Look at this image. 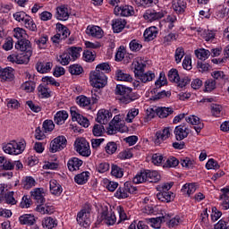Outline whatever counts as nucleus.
<instances>
[{
  "label": "nucleus",
  "instance_id": "obj_42",
  "mask_svg": "<svg viewBox=\"0 0 229 229\" xmlns=\"http://www.w3.org/2000/svg\"><path fill=\"white\" fill-rule=\"evenodd\" d=\"M25 58L26 57H23L21 54L20 55L13 54L7 57V60L9 62H12L13 64H29V63H22V61H21V60H25Z\"/></svg>",
  "mask_w": 229,
  "mask_h": 229
},
{
  "label": "nucleus",
  "instance_id": "obj_63",
  "mask_svg": "<svg viewBox=\"0 0 229 229\" xmlns=\"http://www.w3.org/2000/svg\"><path fill=\"white\" fill-rule=\"evenodd\" d=\"M221 166L219 165V164L217 163V161L214 160V158L209 159L207 164H206V168L207 169H215L217 170L219 169Z\"/></svg>",
  "mask_w": 229,
  "mask_h": 229
},
{
  "label": "nucleus",
  "instance_id": "obj_10",
  "mask_svg": "<svg viewBox=\"0 0 229 229\" xmlns=\"http://www.w3.org/2000/svg\"><path fill=\"white\" fill-rule=\"evenodd\" d=\"M189 127L187 123H182L175 127L174 133L175 135L176 140H183V139H187L190 133Z\"/></svg>",
  "mask_w": 229,
  "mask_h": 229
},
{
  "label": "nucleus",
  "instance_id": "obj_14",
  "mask_svg": "<svg viewBox=\"0 0 229 229\" xmlns=\"http://www.w3.org/2000/svg\"><path fill=\"white\" fill-rule=\"evenodd\" d=\"M0 78L2 81H13L15 79V73H13V68L6 67L0 70Z\"/></svg>",
  "mask_w": 229,
  "mask_h": 229
},
{
  "label": "nucleus",
  "instance_id": "obj_28",
  "mask_svg": "<svg viewBox=\"0 0 229 229\" xmlns=\"http://www.w3.org/2000/svg\"><path fill=\"white\" fill-rule=\"evenodd\" d=\"M35 183H37V182L35 181V179L31 176H26L24 179H22L21 181V186L23 189H25L26 191L35 187Z\"/></svg>",
  "mask_w": 229,
  "mask_h": 229
},
{
  "label": "nucleus",
  "instance_id": "obj_49",
  "mask_svg": "<svg viewBox=\"0 0 229 229\" xmlns=\"http://www.w3.org/2000/svg\"><path fill=\"white\" fill-rule=\"evenodd\" d=\"M179 78H180V74H178V70L173 68L168 72L169 81L176 83V81H178Z\"/></svg>",
  "mask_w": 229,
  "mask_h": 229
},
{
  "label": "nucleus",
  "instance_id": "obj_53",
  "mask_svg": "<svg viewBox=\"0 0 229 229\" xmlns=\"http://www.w3.org/2000/svg\"><path fill=\"white\" fill-rule=\"evenodd\" d=\"M13 31V37L17 38V40H23L24 38H24V36L26 35V30H24V29L15 28Z\"/></svg>",
  "mask_w": 229,
  "mask_h": 229
},
{
  "label": "nucleus",
  "instance_id": "obj_34",
  "mask_svg": "<svg viewBox=\"0 0 229 229\" xmlns=\"http://www.w3.org/2000/svg\"><path fill=\"white\" fill-rule=\"evenodd\" d=\"M13 155H21L24 149H26L25 142H17L15 140L13 141Z\"/></svg>",
  "mask_w": 229,
  "mask_h": 229
},
{
  "label": "nucleus",
  "instance_id": "obj_61",
  "mask_svg": "<svg viewBox=\"0 0 229 229\" xmlns=\"http://www.w3.org/2000/svg\"><path fill=\"white\" fill-rule=\"evenodd\" d=\"M21 89L26 90V92H33V90H35V82L26 81L21 85Z\"/></svg>",
  "mask_w": 229,
  "mask_h": 229
},
{
  "label": "nucleus",
  "instance_id": "obj_3",
  "mask_svg": "<svg viewBox=\"0 0 229 229\" xmlns=\"http://www.w3.org/2000/svg\"><path fill=\"white\" fill-rule=\"evenodd\" d=\"M161 176L157 171L144 170L138 174L132 180L133 183H144V182H149V183H158Z\"/></svg>",
  "mask_w": 229,
  "mask_h": 229
},
{
  "label": "nucleus",
  "instance_id": "obj_26",
  "mask_svg": "<svg viewBox=\"0 0 229 229\" xmlns=\"http://www.w3.org/2000/svg\"><path fill=\"white\" fill-rule=\"evenodd\" d=\"M50 192L54 194V196H60L62 194V185L58 183L57 180L50 181Z\"/></svg>",
  "mask_w": 229,
  "mask_h": 229
},
{
  "label": "nucleus",
  "instance_id": "obj_50",
  "mask_svg": "<svg viewBox=\"0 0 229 229\" xmlns=\"http://www.w3.org/2000/svg\"><path fill=\"white\" fill-rule=\"evenodd\" d=\"M83 58L85 62H94L96 60V52L90 50H85L83 53Z\"/></svg>",
  "mask_w": 229,
  "mask_h": 229
},
{
  "label": "nucleus",
  "instance_id": "obj_17",
  "mask_svg": "<svg viewBox=\"0 0 229 229\" xmlns=\"http://www.w3.org/2000/svg\"><path fill=\"white\" fill-rule=\"evenodd\" d=\"M101 219L105 223V225H107V226H112L115 225V222L117 221V218L115 217V214L114 213H108V210H104L101 215Z\"/></svg>",
  "mask_w": 229,
  "mask_h": 229
},
{
  "label": "nucleus",
  "instance_id": "obj_21",
  "mask_svg": "<svg viewBox=\"0 0 229 229\" xmlns=\"http://www.w3.org/2000/svg\"><path fill=\"white\" fill-rule=\"evenodd\" d=\"M87 35L94 37L95 38H101L103 37V30L99 26H89L86 30Z\"/></svg>",
  "mask_w": 229,
  "mask_h": 229
},
{
  "label": "nucleus",
  "instance_id": "obj_7",
  "mask_svg": "<svg viewBox=\"0 0 229 229\" xmlns=\"http://www.w3.org/2000/svg\"><path fill=\"white\" fill-rule=\"evenodd\" d=\"M75 148L77 153H79V155H81V157H90V145L84 138L76 140Z\"/></svg>",
  "mask_w": 229,
  "mask_h": 229
},
{
  "label": "nucleus",
  "instance_id": "obj_60",
  "mask_svg": "<svg viewBox=\"0 0 229 229\" xmlns=\"http://www.w3.org/2000/svg\"><path fill=\"white\" fill-rule=\"evenodd\" d=\"M175 62L176 64H180V62H182V58H183V56H185V51L183 50V47H178L175 50Z\"/></svg>",
  "mask_w": 229,
  "mask_h": 229
},
{
  "label": "nucleus",
  "instance_id": "obj_36",
  "mask_svg": "<svg viewBox=\"0 0 229 229\" xmlns=\"http://www.w3.org/2000/svg\"><path fill=\"white\" fill-rule=\"evenodd\" d=\"M74 180L79 185L87 183V182H89V172H82L81 174H77Z\"/></svg>",
  "mask_w": 229,
  "mask_h": 229
},
{
  "label": "nucleus",
  "instance_id": "obj_24",
  "mask_svg": "<svg viewBox=\"0 0 229 229\" xmlns=\"http://www.w3.org/2000/svg\"><path fill=\"white\" fill-rule=\"evenodd\" d=\"M19 221L21 225H28V226H33L37 220L35 219V216L33 215H22L19 217Z\"/></svg>",
  "mask_w": 229,
  "mask_h": 229
},
{
  "label": "nucleus",
  "instance_id": "obj_19",
  "mask_svg": "<svg viewBox=\"0 0 229 229\" xmlns=\"http://www.w3.org/2000/svg\"><path fill=\"white\" fill-rule=\"evenodd\" d=\"M126 27V20L123 19H114L112 21V28L114 33H121Z\"/></svg>",
  "mask_w": 229,
  "mask_h": 229
},
{
  "label": "nucleus",
  "instance_id": "obj_54",
  "mask_svg": "<svg viewBox=\"0 0 229 229\" xmlns=\"http://www.w3.org/2000/svg\"><path fill=\"white\" fill-rule=\"evenodd\" d=\"M38 92L39 96H41V98H51V93H49V89L42 84L38 87Z\"/></svg>",
  "mask_w": 229,
  "mask_h": 229
},
{
  "label": "nucleus",
  "instance_id": "obj_37",
  "mask_svg": "<svg viewBox=\"0 0 229 229\" xmlns=\"http://www.w3.org/2000/svg\"><path fill=\"white\" fill-rule=\"evenodd\" d=\"M106 131L105 130V126H103L102 123L100 124L96 123L92 129V133L94 137H101L103 136V133H105Z\"/></svg>",
  "mask_w": 229,
  "mask_h": 229
},
{
  "label": "nucleus",
  "instance_id": "obj_57",
  "mask_svg": "<svg viewBox=\"0 0 229 229\" xmlns=\"http://www.w3.org/2000/svg\"><path fill=\"white\" fill-rule=\"evenodd\" d=\"M216 89V81L209 79L205 82V92H212Z\"/></svg>",
  "mask_w": 229,
  "mask_h": 229
},
{
  "label": "nucleus",
  "instance_id": "obj_5",
  "mask_svg": "<svg viewBox=\"0 0 229 229\" xmlns=\"http://www.w3.org/2000/svg\"><path fill=\"white\" fill-rule=\"evenodd\" d=\"M146 64H142V62L134 63V74L135 78L140 80L141 83H148V81H153L155 78V73L152 72H148L144 73V68Z\"/></svg>",
  "mask_w": 229,
  "mask_h": 229
},
{
  "label": "nucleus",
  "instance_id": "obj_35",
  "mask_svg": "<svg viewBox=\"0 0 229 229\" xmlns=\"http://www.w3.org/2000/svg\"><path fill=\"white\" fill-rule=\"evenodd\" d=\"M182 192L183 194H188V196H191V194H194L196 192V183H186L182 188Z\"/></svg>",
  "mask_w": 229,
  "mask_h": 229
},
{
  "label": "nucleus",
  "instance_id": "obj_43",
  "mask_svg": "<svg viewBox=\"0 0 229 229\" xmlns=\"http://www.w3.org/2000/svg\"><path fill=\"white\" fill-rule=\"evenodd\" d=\"M57 60L60 62L61 65H69V64H71L72 59L66 50L64 54L57 57Z\"/></svg>",
  "mask_w": 229,
  "mask_h": 229
},
{
  "label": "nucleus",
  "instance_id": "obj_13",
  "mask_svg": "<svg viewBox=\"0 0 229 229\" xmlns=\"http://www.w3.org/2000/svg\"><path fill=\"white\" fill-rule=\"evenodd\" d=\"M114 12V15H121L122 17H130V15H133V13H135L133 7L130 5L115 6Z\"/></svg>",
  "mask_w": 229,
  "mask_h": 229
},
{
  "label": "nucleus",
  "instance_id": "obj_12",
  "mask_svg": "<svg viewBox=\"0 0 229 229\" xmlns=\"http://www.w3.org/2000/svg\"><path fill=\"white\" fill-rule=\"evenodd\" d=\"M164 12L157 13L155 10H147L143 17L145 21L148 22H153V21H160L164 17Z\"/></svg>",
  "mask_w": 229,
  "mask_h": 229
},
{
  "label": "nucleus",
  "instance_id": "obj_46",
  "mask_svg": "<svg viewBox=\"0 0 229 229\" xmlns=\"http://www.w3.org/2000/svg\"><path fill=\"white\" fill-rule=\"evenodd\" d=\"M106 153H107V155H114V153H115V151H117V143L114 142V141H109L106 147Z\"/></svg>",
  "mask_w": 229,
  "mask_h": 229
},
{
  "label": "nucleus",
  "instance_id": "obj_32",
  "mask_svg": "<svg viewBox=\"0 0 229 229\" xmlns=\"http://www.w3.org/2000/svg\"><path fill=\"white\" fill-rule=\"evenodd\" d=\"M67 117H69L67 111H59L55 114L54 121L55 124H62V123L66 121Z\"/></svg>",
  "mask_w": 229,
  "mask_h": 229
},
{
  "label": "nucleus",
  "instance_id": "obj_59",
  "mask_svg": "<svg viewBox=\"0 0 229 229\" xmlns=\"http://www.w3.org/2000/svg\"><path fill=\"white\" fill-rule=\"evenodd\" d=\"M43 129L47 133V131H53L55 130V123L53 120H46L43 123Z\"/></svg>",
  "mask_w": 229,
  "mask_h": 229
},
{
  "label": "nucleus",
  "instance_id": "obj_40",
  "mask_svg": "<svg viewBox=\"0 0 229 229\" xmlns=\"http://www.w3.org/2000/svg\"><path fill=\"white\" fill-rule=\"evenodd\" d=\"M164 98H171V91H158L157 94L150 98L151 101H158L159 99H164Z\"/></svg>",
  "mask_w": 229,
  "mask_h": 229
},
{
  "label": "nucleus",
  "instance_id": "obj_11",
  "mask_svg": "<svg viewBox=\"0 0 229 229\" xmlns=\"http://www.w3.org/2000/svg\"><path fill=\"white\" fill-rule=\"evenodd\" d=\"M71 115L72 121L78 122V123L81 124V126H83V128H89V119L76 112V110H74V107L71 108Z\"/></svg>",
  "mask_w": 229,
  "mask_h": 229
},
{
  "label": "nucleus",
  "instance_id": "obj_22",
  "mask_svg": "<svg viewBox=\"0 0 229 229\" xmlns=\"http://www.w3.org/2000/svg\"><path fill=\"white\" fill-rule=\"evenodd\" d=\"M83 165V161L78 157H72L67 164L69 171H78Z\"/></svg>",
  "mask_w": 229,
  "mask_h": 229
},
{
  "label": "nucleus",
  "instance_id": "obj_2",
  "mask_svg": "<svg viewBox=\"0 0 229 229\" xmlns=\"http://www.w3.org/2000/svg\"><path fill=\"white\" fill-rule=\"evenodd\" d=\"M174 185V182H166L157 187V190L159 191L157 194V198L159 201L164 203H171L174 199V193L171 191V188Z\"/></svg>",
  "mask_w": 229,
  "mask_h": 229
},
{
  "label": "nucleus",
  "instance_id": "obj_16",
  "mask_svg": "<svg viewBox=\"0 0 229 229\" xmlns=\"http://www.w3.org/2000/svg\"><path fill=\"white\" fill-rule=\"evenodd\" d=\"M31 198L37 201L38 205H44L46 199L44 198V189L36 188L30 192Z\"/></svg>",
  "mask_w": 229,
  "mask_h": 229
},
{
  "label": "nucleus",
  "instance_id": "obj_48",
  "mask_svg": "<svg viewBox=\"0 0 229 229\" xmlns=\"http://www.w3.org/2000/svg\"><path fill=\"white\" fill-rule=\"evenodd\" d=\"M136 4L138 6H143L144 8H148V6H151V4H157L158 3V0H135Z\"/></svg>",
  "mask_w": 229,
  "mask_h": 229
},
{
  "label": "nucleus",
  "instance_id": "obj_55",
  "mask_svg": "<svg viewBox=\"0 0 229 229\" xmlns=\"http://www.w3.org/2000/svg\"><path fill=\"white\" fill-rule=\"evenodd\" d=\"M23 24H25V28L30 30V31H37V24H35V22L32 21L30 16L26 18L25 21H23Z\"/></svg>",
  "mask_w": 229,
  "mask_h": 229
},
{
  "label": "nucleus",
  "instance_id": "obj_6",
  "mask_svg": "<svg viewBox=\"0 0 229 229\" xmlns=\"http://www.w3.org/2000/svg\"><path fill=\"white\" fill-rule=\"evenodd\" d=\"M89 83L93 86V89H103L106 87L108 78L103 72L95 70L89 73Z\"/></svg>",
  "mask_w": 229,
  "mask_h": 229
},
{
  "label": "nucleus",
  "instance_id": "obj_39",
  "mask_svg": "<svg viewBox=\"0 0 229 229\" xmlns=\"http://www.w3.org/2000/svg\"><path fill=\"white\" fill-rule=\"evenodd\" d=\"M195 55L197 56V58H199V60H207V58H208V56H210V51L205 49V48H199L195 50Z\"/></svg>",
  "mask_w": 229,
  "mask_h": 229
},
{
  "label": "nucleus",
  "instance_id": "obj_44",
  "mask_svg": "<svg viewBox=\"0 0 229 229\" xmlns=\"http://www.w3.org/2000/svg\"><path fill=\"white\" fill-rule=\"evenodd\" d=\"M114 196L115 198H118V199L128 198V190H126V186L123 185V187H120L114 193Z\"/></svg>",
  "mask_w": 229,
  "mask_h": 229
},
{
  "label": "nucleus",
  "instance_id": "obj_62",
  "mask_svg": "<svg viewBox=\"0 0 229 229\" xmlns=\"http://www.w3.org/2000/svg\"><path fill=\"white\" fill-rule=\"evenodd\" d=\"M95 71H104L108 73L112 72V68H110V64L108 63H101L97 65Z\"/></svg>",
  "mask_w": 229,
  "mask_h": 229
},
{
  "label": "nucleus",
  "instance_id": "obj_20",
  "mask_svg": "<svg viewBox=\"0 0 229 229\" xmlns=\"http://www.w3.org/2000/svg\"><path fill=\"white\" fill-rule=\"evenodd\" d=\"M56 19L58 21H67L69 19V9L65 5H60L56 8Z\"/></svg>",
  "mask_w": 229,
  "mask_h": 229
},
{
  "label": "nucleus",
  "instance_id": "obj_18",
  "mask_svg": "<svg viewBox=\"0 0 229 229\" xmlns=\"http://www.w3.org/2000/svg\"><path fill=\"white\" fill-rule=\"evenodd\" d=\"M111 117L112 114L109 111L100 109L97 114V123H99V124H106Z\"/></svg>",
  "mask_w": 229,
  "mask_h": 229
},
{
  "label": "nucleus",
  "instance_id": "obj_31",
  "mask_svg": "<svg viewBox=\"0 0 229 229\" xmlns=\"http://www.w3.org/2000/svg\"><path fill=\"white\" fill-rule=\"evenodd\" d=\"M115 76L118 81H133L131 75H130V73H125L123 70H117Z\"/></svg>",
  "mask_w": 229,
  "mask_h": 229
},
{
  "label": "nucleus",
  "instance_id": "obj_52",
  "mask_svg": "<svg viewBox=\"0 0 229 229\" xmlns=\"http://www.w3.org/2000/svg\"><path fill=\"white\" fill-rule=\"evenodd\" d=\"M42 225L46 226V228L53 229L55 228V226H57V224L56 221H55V219H53L52 217H47L42 222Z\"/></svg>",
  "mask_w": 229,
  "mask_h": 229
},
{
  "label": "nucleus",
  "instance_id": "obj_4",
  "mask_svg": "<svg viewBox=\"0 0 229 229\" xmlns=\"http://www.w3.org/2000/svg\"><path fill=\"white\" fill-rule=\"evenodd\" d=\"M15 49L21 51L22 57L25 58L21 60V63H30V58L33 55V48L31 47V42L26 38L19 39L15 44Z\"/></svg>",
  "mask_w": 229,
  "mask_h": 229
},
{
  "label": "nucleus",
  "instance_id": "obj_23",
  "mask_svg": "<svg viewBox=\"0 0 229 229\" xmlns=\"http://www.w3.org/2000/svg\"><path fill=\"white\" fill-rule=\"evenodd\" d=\"M156 114L160 119H165V117L174 114V110L172 107H158L156 109Z\"/></svg>",
  "mask_w": 229,
  "mask_h": 229
},
{
  "label": "nucleus",
  "instance_id": "obj_41",
  "mask_svg": "<svg viewBox=\"0 0 229 229\" xmlns=\"http://www.w3.org/2000/svg\"><path fill=\"white\" fill-rule=\"evenodd\" d=\"M111 174L112 176H115V178H123L124 172L117 165H112Z\"/></svg>",
  "mask_w": 229,
  "mask_h": 229
},
{
  "label": "nucleus",
  "instance_id": "obj_25",
  "mask_svg": "<svg viewBox=\"0 0 229 229\" xmlns=\"http://www.w3.org/2000/svg\"><path fill=\"white\" fill-rule=\"evenodd\" d=\"M56 30H57V35H60L61 40H64V38H67L69 35H71V31L65 25L62 23H57L56 24Z\"/></svg>",
  "mask_w": 229,
  "mask_h": 229
},
{
  "label": "nucleus",
  "instance_id": "obj_30",
  "mask_svg": "<svg viewBox=\"0 0 229 229\" xmlns=\"http://www.w3.org/2000/svg\"><path fill=\"white\" fill-rule=\"evenodd\" d=\"M157 33L155 27H150L145 30L143 37L147 42H149L157 38Z\"/></svg>",
  "mask_w": 229,
  "mask_h": 229
},
{
  "label": "nucleus",
  "instance_id": "obj_51",
  "mask_svg": "<svg viewBox=\"0 0 229 229\" xmlns=\"http://www.w3.org/2000/svg\"><path fill=\"white\" fill-rule=\"evenodd\" d=\"M178 164H180V161L178 160V158L174 157H170L167 158L163 167H176Z\"/></svg>",
  "mask_w": 229,
  "mask_h": 229
},
{
  "label": "nucleus",
  "instance_id": "obj_29",
  "mask_svg": "<svg viewBox=\"0 0 229 229\" xmlns=\"http://www.w3.org/2000/svg\"><path fill=\"white\" fill-rule=\"evenodd\" d=\"M148 221H149V223L152 224L151 226H153V228H160L161 223H165V221H169V216L150 218V219H148Z\"/></svg>",
  "mask_w": 229,
  "mask_h": 229
},
{
  "label": "nucleus",
  "instance_id": "obj_15",
  "mask_svg": "<svg viewBox=\"0 0 229 229\" xmlns=\"http://www.w3.org/2000/svg\"><path fill=\"white\" fill-rule=\"evenodd\" d=\"M186 123H190V124H192L194 127V130L197 133H200L201 130L205 128V124L199 121V117L196 115H191L190 117L186 118Z\"/></svg>",
  "mask_w": 229,
  "mask_h": 229
},
{
  "label": "nucleus",
  "instance_id": "obj_33",
  "mask_svg": "<svg viewBox=\"0 0 229 229\" xmlns=\"http://www.w3.org/2000/svg\"><path fill=\"white\" fill-rule=\"evenodd\" d=\"M173 8L176 13H183L187 8V3L183 0H178L176 4H173Z\"/></svg>",
  "mask_w": 229,
  "mask_h": 229
},
{
  "label": "nucleus",
  "instance_id": "obj_8",
  "mask_svg": "<svg viewBox=\"0 0 229 229\" xmlns=\"http://www.w3.org/2000/svg\"><path fill=\"white\" fill-rule=\"evenodd\" d=\"M67 148V139L64 136H58L50 142V153H56Z\"/></svg>",
  "mask_w": 229,
  "mask_h": 229
},
{
  "label": "nucleus",
  "instance_id": "obj_27",
  "mask_svg": "<svg viewBox=\"0 0 229 229\" xmlns=\"http://www.w3.org/2000/svg\"><path fill=\"white\" fill-rule=\"evenodd\" d=\"M53 63H38L36 65V69L38 72H40L41 74H44L45 72H49V70L52 69Z\"/></svg>",
  "mask_w": 229,
  "mask_h": 229
},
{
  "label": "nucleus",
  "instance_id": "obj_38",
  "mask_svg": "<svg viewBox=\"0 0 229 229\" xmlns=\"http://www.w3.org/2000/svg\"><path fill=\"white\" fill-rule=\"evenodd\" d=\"M82 51L81 47H72L66 50L70 58L76 60L80 56V52Z\"/></svg>",
  "mask_w": 229,
  "mask_h": 229
},
{
  "label": "nucleus",
  "instance_id": "obj_1",
  "mask_svg": "<svg viewBox=\"0 0 229 229\" xmlns=\"http://www.w3.org/2000/svg\"><path fill=\"white\" fill-rule=\"evenodd\" d=\"M132 90L133 89L131 88L118 84L116 85L115 94L122 96L120 98L121 103H123V105H128V103H131V101L139 99V95L131 93Z\"/></svg>",
  "mask_w": 229,
  "mask_h": 229
},
{
  "label": "nucleus",
  "instance_id": "obj_45",
  "mask_svg": "<svg viewBox=\"0 0 229 229\" xmlns=\"http://www.w3.org/2000/svg\"><path fill=\"white\" fill-rule=\"evenodd\" d=\"M69 72L72 75L80 76V74L83 72V67H81V65L79 64H72L69 67Z\"/></svg>",
  "mask_w": 229,
  "mask_h": 229
},
{
  "label": "nucleus",
  "instance_id": "obj_56",
  "mask_svg": "<svg viewBox=\"0 0 229 229\" xmlns=\"http://www.w3.org/2000/svg\"><path fill=\"white\" fill-rule=\"evenodd\" d=\"M129 46H130L131 51H134L136 53L142 49V44L139 43V40L137 39H132L130 42Z\"/></svg>",
  "mask_w": 229,
  "mask_h": 229
},
{
  "label": "nucleus",
  "instance_id": "obj_58",
  "mask_svg": "<svg viewBox=\"0 0 229 229\" xmlns=\"http://www.w3.org/2000/svg\"><path fill=\"white\" fill-rule=\"evenodd\" d=\"M222 110H223V107L220 105H217V104L211 105V114L212 115H214V117H219V115H221Z\"/></svg>",
  "mask_w": 229,
  "mask_h": 229
},
{
  "label": "nucleus",
  "instance_id": "obj_9",
  "mask_svg": "<svg viewBox=\"0 0 229 229\" xmlns=\"http://www.w3.org/2000/svg\"><path fill=\"white\" fill-rule=\"evenodd\" d=\"M90 209H82L77 215V223L84 228H89L90 225Z\"/></svg>",
  "mask_w": 229,
  "mask_h": 229
},
{
  "label": "nucleus",
  "instance_id": "obj_47",
  "mask_svg": "<svg viewBox=\"0 0 229 229\" xmlns=\"http://www.w3.org/2000/svg\"><path fill=\"white\" fill-rule=\"evenodd\" d=\"M175 83H177V87H179V89H183V88L187 87V85H189V83H191V78L179 77Z\"/></svg>",
  "mask_w": 229,
  "mask_h": 229
},
{
  "label": "nucleus",
  "instance_id": "obj_64",
  "mask_svg": "<svg viewBox=\"0 0 229 229\" xmlns=\"http://www.w3.org/2000/svg\"><path fill=\"white\" fill-rule=\"evenodd\" d=\"M77 101L81 106H89V105H90V98L85 96L79 97Z\"/></svg>",
  "mask_w": 229,
  "mask_h": 229
}]
</instances>
